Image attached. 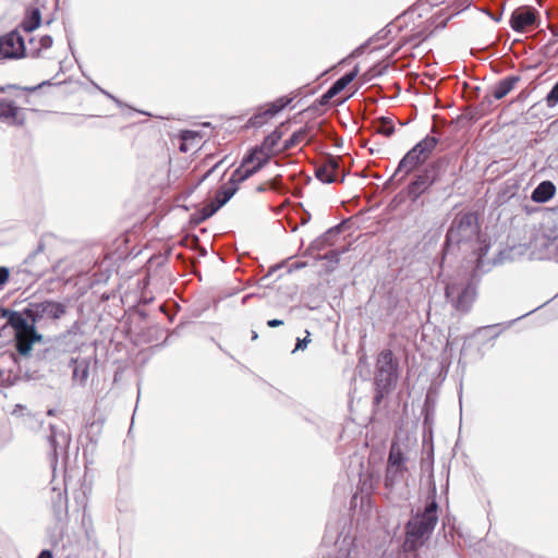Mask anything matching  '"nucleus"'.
<instances>
[{"label":"nucleus","mask_w":558,"mask_h":558,"mask_svg":"<svg viewBox=\"0 0 558 558\" xmlns=\"http://www.w3.org/2000/svg\"><path fill=\"white\" fill-rule=\"evenodd\" d=\"M199 137V132L194 130H182L180 132V140L182 143L180 144V150L182 153L187 151V145L186 142L194 141L195 138Z\"/></svg>","instance_id":"c9c22d12"},{"label":"nucleus","mask_w":558,"mask_h":558,"mask_svg":"<svg viewBox=\"0 0 558 558\" xmlns=\"http://www.w3.org/2000/svg\"><path fill=\"white\" fill-rule=\"evenodd\" d=\"M102 427H104L102 420L93 421L92 423H89L87 425L86 437L88 438V440L90 442H93V444L97 442L98 437L101 434Z\"/></svg>","instance_id":"2f4dec72"},{"label":"nucleus","mask_w":558,"mask_h":558,"mask_svg":"<svg viewBox=\"0 0 558 558\" xmlns=\"http://www.w3.org/2000/svg\"><path fill=\"white\" fill-rule=\"evenodd\" d=\"M376 372L397 373V365L393 362V354L391 350H384L380 352L377 360Z\"/></svg>","instance_id":"5701e85b"},{"label":"nucleus","mask_w":558,"mask_h":558,"mask_svg":"<svg viewBox=\"0 0 558 558\" xmlns=\"http://www.w3.org/2000/svg\"><path fill=\"white\" fill-rule=\"evenodd\" d=\"M364 47H365V44L361 45L360 47H357V48L354 50V52H353V53H361V52H362V50L364 49Z\"/></svg>","instance_id":"69168bd1"},{"label":"nucleus","mask_w":558,"mask_h":558,"mask_svg":"<svg viewBox=\"0 0 558 558\" xmlns=\"http://www.w3.org/2000/svg\"><path fill=\"white\" fill-rule=\"evenodd\" d=\"M21 109L11 100L0 99V120L14 125H23L25 118L20 114Z\"/></svg>","instance_id":"2eb2a0df"},{"label":"nucleus","mask_w":558,"mask_h":558,"mask_svg":"<svg viewBox=\"0 0 558 558\" xmlns=\"http://www.w3.org/2000/svg\"><path fill=\"white\" fill-rule=\"evenodd\" d=\"M519 81V75H509L504 77L493 87V97L496 100L502 99L511 92Z\"/></svg>","instance_id":"412c9836"},{"label":"nucleus","mask_w":558,"mask_h":558,"mask_svg":"<svg viewBox=\"0 0 558 558\" xmlns=\"http://www.w3.org/2000/svg\"><path fill=\"white\" fill-rule=\"evenodd\" d=\"M41 24V11L39 8H31L25 12V16L22 20L20 27L25 33H32L37 29Z\"/></svg>","instance_id":"aec40b11"},{"label":"nucleus","mask_w":558,"mask_h":558,"mask_svg":"<svg viewBox=\"0 0 558 558\" xmlns=\"http://www.w3.org/2000/svg\"><path fill=\"white\" fill-rule=\"evenodd\" d=\"M359 65H355L352 70L337 78L330 86L329 89L337 96L340 94L345 87L352 83L356 76L359 75Z\"/></svg>","instance_id":"4be33fe9"},{"label":"nucleus","mask_w":558,"mask_h":558,"mask_svg":"<svg viewBox=\"0 0 558 558\" xmlns=\"http://www.w3.org/2000/svg\"><path fill=\"white\" fill-rule=\"evenodd\" d=\"M37 558H53L52 551L49 549H44L39 553Z\"/></svg>","instance_id":"6e6d98bb"},{"label":"nucleus","mask_w":558,"mask_h":558,"mask_svg":"<svg viewBox=\"0 0 558 558\" xmlns=\"http://www.w3.org/2000/svg\"><path fill=\"white\" fill-rule=\"evenodd\" d=\"M279 179H280V175L276 177V178L272 180L271 185H270L272 189H277V185H278V182H277V181H278Z\"/></svg>","instance_id":"e2e57ef3"},{"label":"nucleus","mask_w":558,"mask_h":558,"mask_svg":"<svg viewBox=\"0 0 558 558\" xmlns=\"http://www.w3.org/2000/svg\"><path fill=\"white\" fill-rule=\"evenodd\" d=\"M398 378L397 373L376 372L374 377L375 395L373 405L379 407L386 396L390 393Z\"/></svg>","instance_id":"f8f14e48"},{"label":"nucleus","mask_w":558,"mask_h":558,"mask_svg":"<svg viewBox=\"0 0 558 558\" xmlns=\"http://www.w3.org/2000/svg\"><path fill=\"white\" fill-rule=\"evenodd\" d=\"M504 259H505V257H504V252H502V251H500V252L498 253V257H497V258H495V259L493 260V265L500 264V263H502V262H504Z\"/></svg>","instance_id":"bf43d9fd"},{"label":"nucleus","mask_w":558,"mask_h":558,"mask_svg":"<svg viewBox=\"0 0 558 558\" xmlns=\"http://www.w3.org/2000/svg\"><path fill=\"white\" fill-rule=\"evenodd\" d=\"M211 216L213 215L205 206V207L201 208L198 211H196L190 216V223L193 226H198L202 222H204L205 220L209 219Z\"/></svg>","instance_id":"58836bf2"},{"label":"nucleus","mask_w":558,"mask_h":558,"mask_svg":"<svg viewBox=\"0 0 558 558\" xmlns=\"http://www.w3.org/2000/svg\"><path fill=\"white\" fill-rule=\"evenodd\" d=\"M501 550L505 551L506 558H531V556L526 551L509 543H501Z\"/></svg>","instance_id":"473e14b6"},{"label":"nucleus","mask_w":558,"mask_h":558,"mask_svg":"<svg viewBox=\"0 0 558 558\" xmlns=\"http://www.w3.org/2000/svg\"><path fill=\"white\" fill-rule=\"evenodd\" d=\"M26 56L25 40L17 28L0 36V60Z\"/></svg>","instance_id":"9d476101"},{"label":"nucleus","mask_w":558,"mask_h":558,"mask_svg":"<svg viewBox=\"0 0 558 558\" xmlns=\"http://www.w3.org/2000/svg\"><path fill=\"white\" fill-rule=\"evenodd\" d=\"M238 190L239 185L231 178H229L228 183L221 185L217 190L216 195L226 205L234 196Z\"/></svg>","instance_id":"cd10ccee"},{"label":"nucleus","mask_w":558,"mask_h":558,"mask_svg":"<svg viewBox=\"0 0 558 558\" xmlns=\"http://www.w3.org/2000/svg\"><path fill=\"white\" fill-rule=\"evenodd\" d=\"M323 162L326 165L330 172L336 174V171L339 169L340 165L339 158L331 155H327Z\"/></svg>","instance_id":"79ce46f5"},{"label":"nucleus","mask_w":558,"mask_h":558,"mask_svg":"<svg viewBox=\"0 0 558 558\" xmlns=\"http://www.w3.org/2000/svg\"><path fill=\"white\" fill-rule=\"evenodd\" d=\"M347 220L341 221L340 223L329 228L327 231H325L322 235L316 238L311 244L310 250L312 251H322L326 246L330 245L331 239L339 235L343 229V226L345 225Z\"/></svg>","instance_id":"f3484780"},{"label":"nucleus","mask_w":558,"mask_h":558,"mask_svg":"<svg viewBox=\"0 0 558 558\" xmlns=\"http://www.w3.org/2000/svg\"><path fill=\"white\" fill-rule=\"evenodd\" d=\"M282 135H283V132L278 126L271 133H269L267 136H265L263 143L258 146L263 147L264 151L272 153V149L278 144V142L281 140Z\"/></svg>","instance_id":"c85d7f7f"},{"label":"nucleus","mask_w":558,"mask_h":558,"mask_svg":"<svg viewBox=\"0 0 558 558\" xmlns=\"http://www.w3.org/2000/svg\"><path fill=\"white\" fill-rule=\"evenodd\" d=\"M336 95L328 88L319 98H317L307 110L317 109L318 106H326Z\"/></svg>","instance_id":"a19ab883"},{"label":"nucleus","mask_w":558,"mask_h":558,"mask_svg":"<svg viewBox=\"0 0 558 558\" xmlns=\"http://www.w3.org/2000/svg\"><path fill=\"white\" fill-rule=\"evenodd\" d=\"M315 177L325 184H331L337 181L336 174L330 172L324 162L315 168Z\"/></svg>","instance_id":"7c9ffc66"},{"label":"nucleus","mask_w":558,"mask_h":558,"mask_svg":"<svg viewBox=\"0 0 558 558\" xmlns=\"http://www.w3.org/2000/svg\"><path fill=\"white\" fill-rule=\"evenodd\" d=\"M293 98L288 96H282L277 98L275 101L270 102L268 105V108L266 109L270 117H275L279 112H281L286 107H288L292 102Z\"/></svg>","instance_id":"c756f323"},{"label":"nucleus","mask_w":558,"mask_h":558,"mask_svg":"<svg viewBox=\"0 0 558 558\" xmlns=\"http://www.w3.org/2000/svg\"><path fill=\"white\" fill-rule=\"evenodd\" d=\"M341 253L342 252H340V251L331 250V251L327 252L325 255H323L320 257V259L328 260L332 264H338L340 262Z\"/></svg>","instance_id":"c03bdc74"},{"label":"nucleus","mask_w":558,"mask_h":558,"mask_svg":"<svg viewBox=\"0 0 558 558\" xmlns=\"http://www.w3.org/2000/svg\"><path fill=\"white\" fill-rule=\"evenodd\" d=\"M547 108H555L558 105V81L553 85L544 98Z\"/></svg>","instance_id":"ea45409f"},{"label":"nucleus","mask_w":558,"mask_h":558,"mask_svg":"<svg viewBox=\"0 0 558 558\" xmlns=\"http://www.w3.org/2000/svg\"><path fill=\"white\" fill-rule=\"evenodd\" d=\"M10 278V269L4 266H0V287L4 286Z\"/></svg>","instance_id":"de8ad7c7"},{"label":"nucleus","mask_w":558,"mask_h":558,"mask_svg":"<svg viewBox=\"0 0 558 558\" xmlns=\"http://www.w3.org/2000/svg\"><path fill=\"white\" fill-rule=\"evenodd\" d=\"M263 156L262 157H258L257 156V159L254 163V166L256 167L257 171L262 170L270 160L271 158V153L270 151H264V154H262Z\"/></svg>","instance_id":"a18cd8bd"},{"label":"nucleus","mask_w":558,"mask_h":558,"mask_svg":"<svg viewBox=\"0 0 558 558\" xmlns=\"http://www.w3.org/2000/svg\"><path fill=\"white\" fill-rule=\"evenodd\" d=\"M436 494V487L433 486V495ZM438 504L436 497L433 496L425 506L423 513L416 514L408 521L405 525V539L403 549L405 551H414L423 545L425 538L433 533L438 522Z\"/></svg>","instance_id":"7ed1b4c3"},{"label":"nucleus","mask_w":558,"mask_h":558,"mask_svg":"<svg viewBox=\"0 0 558 558\" xmlns=\"http://www.w3.org/2000/svg\"><path fill=\"white\" fill-rule=\"evenodd\" d=\"M51 509L58 521H61L68 514L66 489L53 487L51 489Z\"/></svg>","instance_id":"dca6fc26"},{"label":"nucleus","mask_w":558,"mask_h":558,"mask_svg":"<svg viewBox=\"0 0 558 558\" xmlns=\"http://www.w3.org/2000/svg\"><path fill=\"white\" fill-rule=\"evenodd\" d=\"M94 86L101 93L104 94L106 97H108L109 99H111L113 102H116L119 107L122 106V101L120 99H118L116 96H113L112 94H110L109 92L102 89L100 86H98L97 84L93 83Z\"/></svg>","instance_id":"8fccbe9b"},{"label":"nucleus","mask_w":558,"mask_h":558,"mask_svg":"<svg viewBox=\"0 0 558 558\" xmlns=\"http://www.w3.org/2000/svg\"><path fill=\"white\" fill-rule=\"evenodd\" d=\"M473 0H459V4L460 7H462L463 9H466L471 5Z\"/></svg>","instance_id":"680f3d73"},{"label":"nucleus","mask_w":558,"mask_h":558,"mask_svg":"<svg viewBox=\"0 0 558 558\" xmlns=\"http://www.w3.org/2000/svg\"><path fill=\"white\" fill-rule=\"evenodd\" d=\"M225 204L220 201V198L215 195L214 199L206 205L207 209L210 211V214L214 216Z\"/></svg>","instance_id":"49530a36"},{"label":"nucleus","mask_w":558,"mask_h":558,"mask_svg":"<svg viewBox=\"0 0 558 558\" xmlns=\"http://www.w3.org/2000/svg\"><path fill=\"white\" fill-rule=\"evenodd\" d=\"M50 434L47 436V440L51 448V454L53 461L57 462L60 453H66L68 448L71 444V435L64 429L58 428L56 425L50 424Z\"/></svg>","instance_id":"ddd939ff"},{"label":"nucleus","mask_w":558,"mask_h":558,"mask_svg":"<svg viewBox=\"0 0 558 558\" xmlns=\"http://www.w3.org/2000/svg\"><path fill=\"white\" fill-rule=\"evenodd\" d=\"M480 232L477 213L471 210L457 213L446 232L440 268H444L447 256L472 250L476 255L475 270L488 271L489 262L486 263L484 258L490 248V243L480 242Z\"/></svg>","instance_id":"f257e3e1"},{"label":"nucleus","mask_w":558,"mask_h":558,"mask_svg":"<svg viewBox=\"0 0 558 558\" xmlns=\"http://www.w3.org/2000/svg\"><path fill=\"white\" fill-rule=\"evenodd\" d=\"M408 471H404L399 468H391L390 465H386V472H385V487L392 489L396 484L400 483Z\"/></svg>","instance_id":"393cba45"},{"label":"nucleus","mask_w":558,"mask_h":558,"mask_svg":"<svg viewBox=\"0 0 558 558\" xmlns=\"http://www.w3.org/2000/svg\"><path fill=\"white\" fill-rule=\"evenodd\" d=\"M447 163L444 159L427 165L417 173L407 186L408 197L415 203L432 185L440 181L446 171Z\"/></svg>","instance_id":"39448f33"},{"label":"nucleus","mask_w":558,"mask_h":558,"mask_svg":"<svg viewBox=\"0 0 558 558\" xmlns=\"http://www.w3.org/2000/svg\"><path fill=\"white\" fill-rule=\"evenodd\" d=\"M500 330L495 331L493 335L488 336V339H495L499 336Z\"/></svg>","instance_id":"338daca9"},{"label":"nucleus","mask_w":558,"mask_h":558,"mask_svg":"<svg viewBox=\"0 0 558 558\" xmlns=\"http://www.w3.org/2000/svg\"><path fill=\"white\" fill-rule=\"evenodd\" d=\"M257 172L258 171L254 165L242 166V163H240V166L231 173L230 178L239 185Z\"/></svg>","instance_id":"bb28decb"},{"label":"nucleus","mask_w":558,"mask_h":558,"mask_svg":"<svg viewBox=\"0 0 558 558\" xmlns=\"http://www.w3.org/2000/svg\"><path fill=\"white\" fill-rule=\"evenodd\" d=\"M265 191H266V187H265V185H264V184H259V185L256 187V192H258V193H263V192H265Z\"/></svg>","instance_id":"0e129e2a"},{"label":"nucleus","mask_w":558,"mask_h":558,"mask_svg":"<svg viewBox=\"0 0 558 558\" xmlns=\"http://www.w3.org/2000/svg\"><path fill=\"white\" fill-rule=\"evenodd\" d=\"M66 366L72 367L73 385L85 387L89 377L90 360L88 357H70Z\"/></svg>","instance_id":"4468645a"},{"label":"nucleus","mask_w":558,"mask_h":558,"mask_svg":"<svg viewBox=\"0 0 558 558\" xmlns=\"http://www.w3.org/2000/svg\"><path fill=\"white\" fill-rule=\"evenodd\" d=\"M264 154L263 147H259L258 145L250 148L245 155L243 156L241 163L242 166H248L251 163H255L257 159V155Z\"/></svg>","instance_id":"e433bc0d"},{"label":"nucleus","mask_w":558,"mask_h":558,"mask_svg":"<svg viewBox=\"0 0 558 558\" xmlns=\"http://www.w3.org/2000/svg\"><path fill=\"white\" fill-rule=\"evenodd\" d=\"M219 163H216L214 167H211L201 179L199 183L206 180L215 170L218 168Z\"/></svg>","instance_id":"4d7b16f0"},{"label":"nucleus","mask_w":558,"mask_h":558,"mask_svg":"<svg viewBox=\"0 0 558 558\" xmlns=\"http://www.w3.org/2000/svg\"><path fill=\"white\" fill-rule=\"evenodd\" d=\"M44 250H45V243L43 241H40L37 244V247L27 256V258L25 259V263H29L31 259H34L36 257V255H38L39 253H43Z\"/></svg>","instance_id":"09e8293b"},{"label":"nucleus","mask_w":558,"mask_h":558,"mask_svg":"<svg viewBox=\"0 0 558 558\" xmlns=\"http://www.w3.org/2000/svg\"><path fill=\"white\" fill-rule=\"evenodd\" d=\"M477 272L482 271L474 269L472 278L461 288L454 283H449L446 286V298L451 301L452 306L457 311L468 313L472 308V305L477 296V284L474 281Z\"/></svg>","instance_id":"0eeeda50"},{"label":"nucleus","mask_w":558,"mask_h":558,"mask_svg":"<svg viewBox=\"0 0 558 558\" xmlns=\"http://www.w3.org/2000/svg\"><path fill=\"white\" fill-rule=\"evenodd\" d=\"M408 460L409 458L403 452L400 445L397 441H392L388 453L387 464L390 465L391 468L395 466L408 471Z\"/></svg>","instance_id":"6ab92c4d"},{"label":"nucleus","mask_w":558,"mask_h":558,"mask_svg":"<svg viewBox=\"0 0 558 558\" xmlns=\"http://www.w3.org/2000/svg\"><path fill=\"white\" fill-rule=\"evenodd\" d=\"M489 16L492 17V20H494L495 22H500L501 21V17H502V11L496 13V14H490L488 13Z\"/></svg>","instance_id":"052dcab7"},{"label":"nucleus","mask_w":558,"mask_h":558,"mask_svg":"<svg viewBox=\"0 0 558 558\" xmlns=\"http://www.w3.org/2000/svg\"><path fill=\"white\" fill-rule=\"evenodd\" d=\"M20 88L17 85L8 84L7 86L0 85V93H4L7 89H17Z\"/></svg>","instance_id":"13d9d810"},{"label":"nucleus","mask_w":558,"mask_h":558,"mask_svg":"<svg viewBox=\"0 0 558 558\" xmlns=\"http://www.w3.org/2000/svg\"><path fill=\"white\" fill-rule=\"evenodd\" d=\"M83 325L75 320L65 331L51 339L66 355L81 351L83 347Z\"/></svg>","instance_id":"1a4fd4ad"},{"label":"nucleus","mask_w":558,"mask_h":558,"mask_svg":"<svg viewBox=\"0 0 558 558\" xmlns=\"http://www.w3.org/2000/svg\"><path fill=\"white\" fill-rule=\"evenodd\" d=\"M439 142L440 137L438 135H426L416 143L400 159L392 175L384 183V189H388L392 183L400 184L411 172L423 166Z\"/></svg>","instance_id":"20e7f679"},{"label":"nucleus","mask_w":558,"mask_h":558,"mask_svg":"<svg viewBox=\"0 0 558 558\" xmlns=\"http://www.w3.org/2000/svg\"><path fill=\"white\" fill-rule=\"evenodd\" d=\"M44 348L35 352V362L38 371L59 374L65 368L69 356L52 341L44 342Z\"/></svg>","instance_id":"423d86ee"},{"label":"nucleus","mask_w":558,"mask_h":558,"mask_svg":"<svg viewBox=\"0 0 558 558\" xmlns=\"http://www.w3.org/2000/svg\"><path fill=\"white\" fill-rule=\"evenodd\" d=\"M313 128L308 124H305L303 128L294 131L291 136L283 142L282 151L290 150L294 147L299 142H301L312 130Z\"/></svg>","instance_id":"a878e982"},{"label":"nucleus","mask_w":558,"mask_h":558,"mask_svg":"<svg viewBox=\"0 0 558 558\" xmlns=\"http://www.w3.org/2000/svg\"><path fill=\"white\" fill-rule=\"evenodd\" d=\"M435 411H436V402L433 399V397L427 393L424 400L423 409H422V415L424 421V428L429 427L432 429V425L434 423L435 418Z\"/></svg>","instance_id":"b1692460"},{"label":"nucleus","mask_w":558,"mask_h":558,"mask_svg":"<svg viewBox=\"0 0 558 558\" xmlns=\"http://www.w3.org/2000/svg\"><path fill=\"white\" fill-rule=\"evenodd\" d=\"M377 132L389 137L395 133V126L391 119L387 117H380L378 120Z\"/></svg>","instance_id":"f704fd0d"},{"label":"nucleus","mask_w":558,"mask_h":558,"mask_svg":"<svg viewBox=\"0 0 558 558\" xmlns=\"http://www.w3.org/2000/svg\"><path fill=\"white\" fill-rule=\"evenodd\" d=\"M50 85H52L51 81L47 80V81H44V82L39 83L36 86L23 87V90L28 92V93H33V92H36L37 89H39L43 86H50Z\"/></svg>","instance_id":"3c124183"},{"label":"nucleus","mask_w":558,"mask_h":558,"mask_svg":"<svg viewBox=\"0 0 558 558\" xmlns=\"http://www.w3.org/2000/svg\"><path fill=\"white\" fill-rule=\"evenodd\" d=\"M499 325H489V326H485V327H480L476 329L475 333H482V332H486V331H489V330H493V329H497Z\"/></svg>","instance_id":"864d4df0"},{"label":"nucleus","mask_w":558,"mask_h":558,"mask_svg":"<svg viewBox=\"0 0 558 558\" xmlns=\"http://www.w3.org/2000/svg\"><path fill=\"white\" fill-rule=\"evenodd\" d=\"M271 118L267 110L254 113L247 121L248 128L258 129L267 123V120Z\"/></svg>","instance_id":"72a5a7b5"},{"label":"nucleus","mask_w":558,"mask_h":558,"mask_svg":"<svg viewBox=\"0 0 558 558\" xmlns=\"http://www.w3.org/2000/svg\"><path fill=\"white\" fill-rule=\"evenodd\" d=\"M284 323L282 319H278V318H272V319H269L267 322V326L270 327V328H277V327H280L282 326Z\"/></svg>","instance_id":"603ef678"},{"label":"nucleus","mask_w":558,"mask_h":558,"mask_svg":"<svg viewBox=\"0 0 558 558\" xmlns=\"http://www.w3.org/2000/svg\"><path fill=\"white\" fill-rule=\"evenodd\" d=\"M66 313V305L53 300L29 302L25 306V314H29L36 327L44 320H58Z\"/></svg>","instance_id":"6e6552de"},{"label":"nucleus","mask_w":558,"mask_h":558,"mask_svg":"<svg viewBox=\"0 0 558 558\" xmlns=\"http://www.w3.org/2000/svg\"><path fill=\"white\" fill-rule=\"evenodd\" d=\"M52 44H53V39H52V37L50 35L41 36L40 39H39V47L35 48V49H31L29 50V56L32 58L39 57L40 51L44 50V49L46 50V49L50 48L52 46Z\"/></svg>","instance_id":"4c0bfd02"},{"label":"nucleus","mask_w":558,"mask_h":558,"mask_svg":"<svg viewBox=\"0 0 558 558\" xmlns=\"http://www.w3.org/2000/svg\"><path fill=\"white\" fill-rule=\"evenodd\" d=\"M509 24L515 33H523L529 26H537L538 12L529 5L520 7L512 12Z\"/></svg>","instance_id":"9b49d317"},{"label":"nucleus","mask_w":558,"mask_h":558,"mask_svg":"<svg viewBox=\"0 0 558 558\" xmlns=\"http://www.w3.org/2000/svg\"><path fill=\"white\" fill-rule=\"evenodd\" d=\"M305 266H306V263L300 262L299 264L295 265V268L301 269V268H304Z\"/></svg>","instance_id":"774afa93"},{"label":"nucleus","mask_w":558,"mask_h":558,"mask_svg":"<svg viewBox=\"0 0 558 558\" xmlns=\"http://www.w3.org/2000/svg\"><path fill=\"white\" fill-rule=\"evenodd\" d=\"M306 336L304 338H298L295 348L293 349L292 353H295L299 350H305L311 342V332L308 330H305Z\"/></svg>","instance_id":"37998d69"},{"label":"nucleus","mask_w":558,"mask_h":558,"mask_svg":"<svg viewBox=\"0 0 558 558\" xmlns=\"http://www.w3.org/2000/svg\"><path fill=\"white\" fill-rule=\"evenodd\" d=\"M0 317L7 320L15 333V348L20 355L28 356L33 345L44 341V335L37 331L34 320L29 314H25V307L21 311L0 307Z\"/></svg>","instance_id":"f03ea898"},{"label":"nucleus","mask_w":558,"mask_h":558,"mask_svg":"<svg viewBox=\"0 0 558 558\" xmlns=\"http://www.w3.org/2000/svg\"><path fill=\"white\" fill-rule=\"evenodd\" d=\"M387 65H385L384 68L377 70L376 68H373L372 69V77H376V76H380L385 73V71L387 70Z\"/></svg>","instance_id":"5fc2aeb1"},{"label":"nucleus","mask_w":558,"mask_h":558,"mask_svg":"<svg viewBox=\"0 0 558 558\" xmlns=\"http://www.w3.org/2000/svg\"><path fill=\"white\" fill-rule=\"evenodd\" d=\"M556 185L548 180L542 181L531 194V199L537 204H544L550 201L556 194Z\"/></svg>","instance_id":"a211bd4d"}]
</instances>
